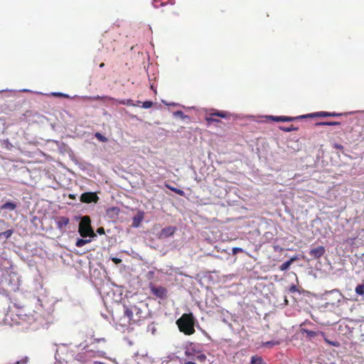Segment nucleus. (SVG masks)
I'll use <instances>...</instances> for the list:
<instances>
[{
    "label": "nucleus",
    "mask_w": 364,
    "mask_h": 364,
    "mask_svg": "<svg viewBox=\"0 0 364 364\" xmlns=\"http://www.w3.org/2000/svg\"><path fill=\"white\" fill-rule=\"evenodd\" d=\"M124 316L134 323L146 319L149 314L148 305L144 302H139L136 305H131L129 306H124Z\"/></svg>",
    "instance_id": "nucleus-1"
},
{
    "label": "nucleus",
    "mask_w": 364,
    "mask_h": 364,
    "mask_svg": "<svg viewBox=\"0 0 364 364\" xmlns=\"http://www.w3.org/2000/svg\"><path fill=\"white\" fill-rule=\"evenodd\" d=\"M196 320L193 315L190 314H183L181 318L176 321V324L181 332L186 335H192L195 332V326Z\"/></svg>",
    "instance_id": "nucleus-2"
},
{
    "label": "nucleus",
    "mask_w": 364,
    "mask_h": 364,
    "mask_svg": "<svg viewBox=\"0 0 364 364\" xmlns=\"http://www.w3.org/2000/svg\"><path fill=\"white\" fill-rule=\"evenodd\" d=\"M91 220L88 216H84L82 218L81 221L79 224V229L78 232L80 235L83 237H96L95 233L94 232L93 230L92 229L91 225H90Z\"/></svg>",
    "instance_id": "nucleus-3"
},
{
    "label": "nucleus",
    "mask_w": 364,
    "mask_h": 364,
    "mask_svg": "<svg viewBox=\"0 0 364 364\" xmlns=\"http://www.w3.org/2000/svg\"><path fill=\"white\" fill-rule=\"evenodd\" d=\"M199 346L191 343L186 346L185 355L191 360H195L196 356L199 353Z\"/></svg>",
    "instance_id": "nucleus-4"
},
{
    "label": "nucleus",
    "mask_w": 364,
    "mask_h": 364,
    "mask_svg": "<svg viewBox=\"0 0 364 364\" xmlns=\"http://www.w3.org/2000/svg\"><path fill=\"white\" fill-rule=\"evenodd\" d=\"M177 228L175 226L166 227L158 233L157 237L160 240L166 239L173 236Z\"/></svg>",
    "instance_id": "nucleus-5"
},
{
    "label": "nucleus",
    "mask_w": 364,
    "mask_h": 364,
    "mask_svg": "<svg viewBox=\"0 0 364 364\" xmlns=\"http://www.w3.org/2000/svg\"><path fill=\"white\" fill-rule=\"evenodd\" d=\"M80 201L85 203H97L99 198L96 193L86 192L80 196Z\"/></svg>",
    "instance_id": "nucleus-6"
},
{
    "label": "nucleus",
    "mask_w": 364,
    "mask_h": 364,
    "mask_svg": "<svg viewBox=\"0 0 364 364\" xmlns=\"http://www.w3.org/2000/svg\"><path fill=\"white\" fill-rule=\"evenodd\" d=\"M150 289L151 293L160 299H164L167 296V290L161 286L151 285Z\"/></svg>",
    "instance_id": "nucleus-7"
},
{
    "label": "nucleus",
    "mask_w": 364,
    "mask_h": 364,
    "mask_svg": "<svg viewBox=\"0 0 364 364\" xmlns=\"http://www.w3.org/2000/svg\"><path fill=\"white\" fill-rule=\"evenodd\" d=\"M326 250L323 246H318L313 248L309 251V255L313 259H319L325 254Z\"/></svg>",
    "instance_id": "nucleus-8"
},
{
    "label": "nucleus",
    "mask_w": 364,
    "mask_h": 364,
    "mask_svg": "<svg viewBox=\"0 0 364 364\" xmlns=\"http://www.w3.org/2000/svg\"><path fill=\"white\" fill-rule=\"evenodd\" d=\"M144 212L139 211L136 215L133 217L132 226L137 228L144 219Z\"/></svg>",
    "instance_id": "nucleus-9"
},
{
    "label": "nucleus",
    "mask_w": 364,
    "mask_h": 364,
    "mask_svg": "<svg viewBox=\"0 0 364 364\" xmlns=\"http://www.w3.org/2000/svg\"><path fill=\"white\" fill-rule=\"evenodd\" d=\"M299 259V256L298 255H295L292 257L290 258V259H289L288 261L284 262L283 264H282L280 266H279V269L281 271H286L287 270L290 265L294 262L295 261L298 260Z\"/></svg>",
    "instance_id": "nucleus-10"
},
{
    "label": "nucleus",
    "mask_w": 364,
    "mask_h": 364,
    "mask_svg": "<svg viewBox=\"0 0 364 364\" xmlns=\"http://www.w3.org/2000/svg\"><path fill=\"white\" fill-rule=\"evenodd\" d=\"M302 331L306 334V337L309 338H312L317 336H324V333L320 331H311L308 329H302Z\"/></svg>",
    "instance_id": "nucleus-11"
},
{
    "label": "nucleus",
    "mask_w": 364,
    "mask_h": 364,
    "mask_svg": "<svg viewBox=\"0 0 364 364\" xmlns=\"http://www.w3.org/2000/svg\"><path fill=\"white\" fill-rule=\"evenodd\" d=\"M17 208V203L15 202L8 201L1 206V210H14Z\"/></svg>",
    "instance_id": "nucleus-12"
},
{
    "label": "nucleus",
    "mask_w": 364,
    "mask_h": 364,
    "mask_svg": "<svg viewBox=\"0 0 364 364\" xmlns=\"http://www.w3.org/2000/svg\"><path fill=\"white\" fill-rule=\"evenodd\" d=\"M69 218L67 217H59L56 221L58 228L62 229L63 227H65L69 223Z\"/></svg>",
    "instance_id": "nucleus-13"
},
{
    "label": "nucleus",
    "mask_w": 364,
    "mask_h": 364,
    "mask_svg": "<svg viewBox=\"0 0 364 364\" xmlns=\"http://www.w3.org/2000/svg\"><path fill=\"white\" fill-rule=\"evenodd\" d=\"M317 117H337L341 116L342 114L336 113V112H318L314 114Z\"/></svg>",
    "instance_id": "nucleus-14"
},
{
    "label": "nucleus",
    "mask_w": 364,
    "mask_h": 364,
    "mask_svg": "<svg viewBox=\"0 0 364 364\" xmlns=\"http://www.w3.org/2000/svg\"><path fill=\"white\" fill-rule=\"evenodd\" d=\"M274 121H277V122H291L293 120H294L295 118L294 117H284V116H280V117H271Z\"/></svg>",
    "instance_id": "nucleus-15"
},
{
    "label": "nucleus",
    "mask_w": 364,
    "mask_h": 364,
    "mask_svg": "<svg viewBox=\"0 0 364 364\" xmlns=\"http://www.w3.org/2000/svg\"><path fill=\"white\" fill-rule=\"evenodd\" d=\"M341 123L338 122H317L316 124V126H335V125H340Z\"/></svg>",
    "instance_id": "nucleus-16"
},
{
    "label": "nucleus",
    "mask_w": 364,
    "mask_h": 364,
    "mask_svg": "<svg viewBox=\"0 0 364 364\" xmlns=\"http://www.w3.org/2000/svg\"><path fill=\"white\" fill-rule=\"evenodd\" d=\"M355 293L360 296H364V282L358 284L355 289Z\"/></svg>",
    "instance_id": "nucleus-17"
},
{
    "label": "nucleus",
    "mask_w": 364,
    "mask_h": 364,
    "mask_svg": "<svg viewBox=\"0 0 364 364\" xmlns=\"http://www.w3.org/2000/svg\"><path fill=\"white\" fill-rule=\"evenodd\" d=\"M91 240L90 239H78L75 243V245L78 247H81L85 245L90 242Z\"/></svg>",
    "instance_id": "nucleus-18"
},
{
    "label": "nucleus",
    "mask_w": 364,
    "mask_h": 364,
    "mask_svg": "<svg viewBox=\"0 0 364 364\" xmlns=\"http://www.w3.org/2000/svg\"><path fill=\"white\" fill-rule=\"evenodd\" d=\"M263 359L260 356H252L250 364H262Z\"/></svg>",
    "instance_id": "nucleus-19"
},
{
    "label": "nucleus",
    "mask_w": 364,
    "mask_h": 364,
    "mask_svg": "<svg viewBox=\"0 0 364 364\" xmlns=\"http://www.w3.org/2000/svg\"><path fill=\"white\" fill-rule=\"evenodd\" d=\"M107 213L110 216L115 217V216L118 215V214L119 213V209L117 207H113V208H109L107 210Z\"/></svg>",
    "instance_id": "nucleus-20"
},
{
    "label": "nucleus",
    "mask_w": 364,
    "mask_h": 364,
    "mask_svg": "<svg viewBox=\"0 0 364 364\" xmlns=\"http://www.w3.org/2000/svg\"><path fill=\"white\" fill-rule=\"evenodd\" d=\"M166 187L171 190L172 191L175 192L176 193H177L178 195L181 196H185V192L183 191V190H181V189H178V188H173L169 185H166Z\"/></svg>",
    "instance_id": "nucleus-21"
},
{
    "label": "nucleus",
    "mask_w": 364,
    "mask_h": 364,
    "mask_svg": "<svg viewBox=\"0 0 364 364\" xmlns=\"http://www.w3.org/2000/svg\"><path fill=\"white\" fill-rule=\"evenodd\" d=\"M210 115L211 116H217V117H220L222 118H226L228 117V114L227 112L217 111L215 112L210 114Z\"/></svg>",
    "instance_id": "nucleus-22"
},
{
    "label": "nucleus",
    "mask_w": 364,
    "mask_h": 364,
    "mask_svg": "<svg viewBox=\"0 0 364 364\" xmlns=\"http://www.w3.org/2000/svg\"><path fill=\"white\" fill-rule=\"evenodd\" d=\"M195 360H197L198 361L203 363L206 360V355L204 353H203L200 350L199 353L196 356Z\"/></svg>",
    "instance_id": "nucleus-23"
},
{
    "label": "nucleus",
    "mask_w": 364,
    "mask_h": 364,
    "mask_svg": "<svg viewBox=\"0 0 364 364\" xmlns=\"http://www.w3.org/2000/svg\"><path fill=\"white\" fill-rule=\"evenodd\" d=\"M95 136L100 141H102V142H107L108 141V139L107 137H105V136H103L101 133L100 132H96L95 134Z\"/></svg>",
    "instance_id": "nucleus-24"
},
{
    "label": "nucleus",
    "mask_w": 364,
    "mask_h": 364,
    "mask_svg": "<svg viewBox=\"0 0 364 364\" xmlns=\"http://www.w3.org/2000/svg\"><path fill=\"white\" fill-rule=\"evenodd\" d=\"M1 233L2 238L5 237V238L8 239L12 235V234L14 233V230H6L5 232H2Z\"/></svg>",
    "instance_id": "nucleus-25"
},
{
    "label": "nucleus",
    "mask_w": 364,
    "mask_h": 364,
    "mask_svg": "<svg viewBox=\"0 0 364 364\" xmlns=\"http://www.w3.org/2000/svg\"><path fill=\"white\" fill-rule=\"evenodd\" d=\"M119 103L122 104V105H129V106H136V105L133 103V101L132 100H120V101H119Z\"/></svg>",
    "instance_id": "nucleus-26"
},
{
    "label": "nucleus",
    "mask_w": 364,
    "mask_h": 364,
    "mask_svg": "<svg viewBox=\"0 0 364 364\" xmlns=\"http://www.w3.org/2000/svg\"><path fill=\"white\" fill-rule=\"evenodd\" d=\"M147 331L151 332L152 335H154L156 331L155 325L154 323H151L150 325H149L147 326Z\"/></svg>",
    "instance_id": "nucleus-27"
},
{
    "label": "nucleus",
    "mask_w": 364,
    "mask_h": 364,
    "mask_svg": "<svg viewBox=\"0 0 364 364\" xmlns=\"http://www.w3.org/2000/svg\"><path fill=\"white\" fill-rule=\"evenodd\" d=\"M279 344V341H271L266 342L264 345L267 347H272L274 346H277Z\"/></svg>",
    "instance_id": "nucleus-28"
},
{
    "label": "nucleus",
    "mask_w": 364,
    "mask_h": 364,
    "mask_svg": "<svg viewBox=\"0 0 364 364\" xmlns=\"http://www.w3.org/2000/svg\"><path fill=\"white\" fill-rule=\"evenodd\" d=\"M323 338H324V341L329 345L332 346H335V347H338L339 346V343L338 341H331L329 340H328L325 336H323Z\"/></svg>",
    "instance_id": "nucleus-29"
},
{
    "label": "nucleus",
    "mask_w": 364,
    "mask_h": 364,
    "mask_svg": "<svg viewBox=\"0 0 364 364\" xmlns=\"http://www.w3.org/2000/svg\"><path fill=\"white\" fill-rule=\"evenodd\" d=\"M153 105V102L151 101H146L142 103V107L144 109H149Z\"/></svg>",
    "instance_id": "nucleus-30"
},
{
    "label": "nucleus",
    "mask_w": 364,
    "mask_h": 364,
    "mask_svg": "<svg viewBox=\"0 0 364 364\" xmlns=\"http://www.w3.org/2000/svg\"><path fill=\"white\" fill-rule=\"evenodd\" d=\"M282 129L284 132H291V131H295V130H297V128L296 127H294L293 125H291L288 127H282Z\"/></svg>",
    "instance_id": "nucleus-31"
},
{
    "label": "nucleus",
    "mask_w": 364,
    "mask_h": 364,
    "mask_svg": "<svg viewBox=\"0 0 364 364\" xmlns=\"http://www.w3.org/2000/svg\"><path fill=\"white\" fill-rule=\"evenodd\" d=\"M328 294H335L338 296V301H340L341 299V294L340 293V291L338 290V289H333L331 291L328 292Z\"/></svg>",
    "instance_id": "nucleus-32"
},
{
    "label": "nucleus",
    "mask_w": 364,
    "mask_h": 364,
    "mask_svg": "<svg viewBox=\"0 0 364 364\" xmlns=\"http://www.w3.org/2000/svg\"><path fill=\"white\" fill-rule=\"evenodd\" d=\"M243 250L241 247H233L232 249V252L233 255H237L239 252H242Z\"/></svg>",
    "instance_id": "nucleus-33"
},
{
    "label": "nucleus",
    "mask_w": 364,
    "mask_h": 364,
    "mask_svg": "<svg viewBox=\"0 0 364 364\" xmlns=\"http://www.w3.org/2000/svg\"><path fill=\"white\" fill-rule=\"evenodd\" d=\"M176 117H179L181 118L186 117V116L184 115L183 112L182 111H176L173 114Z\"/></svg>",
    "instance_id": "nucleus-34"
},
{
    "label": "nucleus",
    "mask_w": 364,
    "mask_h": 364,
    "mask_svg": "<svg viewBox=\"0 0 364 364\" xmlns=\"http://www.w3.org/2000/svg\"><path fill=\"white\" fill-rule=\"evenodd\" d=\"M52 95L53 96H60V97H68V95L63 94L62 92H53Z\"/></svg>",
    "instance_id": "nucleus-35"
},
{
    "label": "nucleus",
    "mask_w": 364,
    "mask_h": 364,
    "mask_svg": "<svg viewBox=\"0 0 364 364\" xmlns=\"http://www.w3.org/2000/svg\"><path fill=\"white\" fill-rule=\"evenodd\" d=\"M333 147H334L335 149H339V150H342V149H343V146L341 144H337V143H335V144H333Z\"/></svg>",
    "instance_id": "nucleus-36"
},
{
    "label": "nucleus",
    "mask_w": 364,
    "mask_h": 364,
    "mask_svg": "<svg viewBox=\"0 0 364 364\" xmlns=\"http://www.w3.org/2000/svg\"><path fill=\"white\" fill-rule=\"evenodd\" d=\"M112 260L115 264H119V263H121V262H122V259H119V258H117V257H113V258L112 259Z\"/></svg>",
    "instance_id": "nucleus-37"
},
{
    "label": "nucleus",
    "mask_w": 364,
    "mask_h": 364,
    "mask_svg": "<svg viewBox=\"0 0 364 364\" xmlns=\"http://www.w3.org/2000/svg\"><path fill=\"white\" fill-rule=\"evenodd\" d=\"M206 120L208 123H210L213 122H218V120L213 119L212 117H206Z\"/></svg>",
    "instance_id": "nucleus-38"
},
{
    "label": "nucleus",
    "mask_w": 364,
    "mask_h": 364,
    "mask_svg": "<svg viewBox=\"0 0 364 364\" xmlns=\"http://www.w3.org/2000/svg\"><path fill=\"white\" fill-rule=\"evenodd\" d=\"M97 232L100 235H103L105 234V229L103 228H99L97 230Z\"/></svg>",
    "instance_id": "nucleus-39"
},
{
    "label": "nucleus",
    "mask_w": 364,
    "mask_h": 364,
    "mask_svg": "<svg viewBox=\"0 0 364 364\" xmlns=\"http://www.w3.org/2000/svg\"><path fill=\"white\" fill-rule=\"evenodd\" d=\"M290 292H296L297 291V288L295 285H292L289 289Z\"/></svg>",
    "instance_id": "nucleus-40"
},
{
    "label": "nucleus",
    "mask_w": 364,
    "mask_h": 364,
    "mask_svg": "<svg viewBox=\"0 0 364 364\" xmlns=\"http://www.w3.org/2000/svg\"><path fill=\"white\" fill-rule=\"evenodd\" d=\"M95 341L96 343H100V342H101V341H105V339L104 338H95Z\"/></svg>",
    "instance_id": "nucleus-41"
},
{
    "label": "nucleus",
    "mask_w": 364,
    "mask_h": 364,
    "mask_svg": "<svg viewBox=\"0 0 364 364\" xmlns=\"http://www.w3.org/2000/svg\"><path fill=\"white\" fill-rule=\"evenodd\" d=\"M93 364H105V363H102V362H100V361H95V362L93 363Z\"/></svg>",
    "instance_id": "nucleus-42"
},
{
    "label": "nucleus",
    "mask_w": 364,
    "mask_h": 364,
    "mask_svg": "<svg viewBox=\"0 0 364 364\" xmlns=\"http://www.w3.org/2000/svg\"><path fill=\"white\" fill-rule=\"evenodd\" d=\"M81 358H82V356H81L80 355H77V359L78 360H81Z\"/></svg>",
    "instance_id": "nucleus-43"
},
{
    "label": "nucleus",
    "mask_w": 364,
    "mask_h": 364,
    "mask_svg": "<svg viewBox=\"0 0 364 364\" xmlns=\"http://www.w3.org/2000/svg\"><path fill=\"white\" fill-rule=\"evenodd\" d=\"M104 65H105V64L102 63H101V64L100 65V68H103V67H104Z\"/></svg>",
    "instance_id": "nucleus-44"
},
{
    "label": "nucleus",
    "mask_w": 364,
    "mask_h": 364,
    "mask_svg": "<svg viewBox=\"0 0 364 364\" xmlns=\"http://www.w3.org/2000/svg\"><path fill=\"white\" fill-rule=\"evenodd\" d=\"M0 239H2L1 233L0 232Z\"/></svg>",
    "instance_id": "nucleus-45"
}]
</instances>
